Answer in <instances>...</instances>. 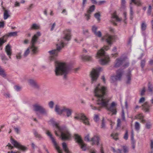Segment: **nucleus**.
<instances>
[{
	"label": "nucleus",
	"mask_w": 153,
	"mask_h": 153,
	"mask_svg": "<svg viewBox=\"0 0 153 153\" xmlns=\"http://www.w3.org/2000/svg\"><path fill=\"white\" fill-rule=\"evenodd\" d=\"M107 92V88L104 86H102L100 84L96 86L94 91V95L97 97V104L96 106L91 104V108L95 110L100 111L103 107L105 108L108 111L112 113V115L116 114L117 113L116 102H113L109 106H108L110 99L105 97L104 95Z\"/></svg>",
	"instance_id": "nucleus-1"
},
{
	"label": "nucleus",
	"mask_w": 153,
	"mask_h": 153,
	"mask_svg": "<svg viewBox=\"0 0 153 153\" xmlns=\"http://www.w3.org/2000/svg\"><path fill=\"white\" fill-rule=\"evenodd\" d=\"M114 36L110 35L108 34H106L102 38V40H105L109 45L104 46L99 50L97 53L96 57L98 58H101L100 60V62L102 65H106L110 61L108 56L105 54V51H107L109 49L114 41Z\"/></svg>",
	"instance_id": "nucleus-2"
},
{
	"label": "nucleus",
	"mask_w": 153,
	"mask_h": 153,
	"mask_svg": "<svg viewBox=\"0 0 153 153\" xmlns=\"http://www.w3.org/2000/svg\"><path fill=\"white\" fill-rule=\"evenodd\" d=\"M53 124L56 128V130L55 131V134L56 136H59L60 134L62 139L63 140H68L70 137V134L66 127H60L59 124L55 122H54Z\"/></svg>",
	"instance_id": "nucleus-3"
},
{
	"label": "nucleus",
	"mask_w": 153,
	"mask_h": 153,
	"mask_svg": "<svg viewBox=\"0 0 153 153\" xmlns=\"http://www.w3.org/2000/svg\"><path fill=\"white\" fill-rule=\"evenodd\" d=\"M56 68L55 70V75L59 76L64 75V78H66V75L68 74L69 69L65 63H61L55 61Z\"/></svg>",
	"instance_id": "nucleus-4"
},
{
	"label": "nucleus",
	"mask_w": 153,
	"mask_h": 153,
	"mask_svg": "<svg viewBox=\"0 0 153 153\" xmlns=\"http://www.w3.org/2000/svg\"><path fill=\"white\" fill-rule=\"evenodd\" d=\"M57 49L48 51L50 56V60L51 61L55 60L56 57L57 56L60 50L64 47L63 42L61 41L59 43L56 45Z\"/></svg>",
	"instance_id": "nucleus-5"
},
{
	"label": "nucleus",
	"mask_w": 153,
	"mask_h": 153,
	"mask_svg": "<svg viewBox=\"0 0 153 153\" xmlns=\"http://www.w3.org/2000/svg\"><path fill=\"white\" fill-rule=\"evenodd\" d=\"M41 34L39 32H37L32 37L31 41V46L30 48L33 54H35L38 52L39 50L37 47L35 46V45L36 43L38 38L40 36Z\"/></svg>",
	"instance_id": "nucleus-6"
},
{
	"label": "nucleus",
	"mask_w": 153,
	"mask_h": 153,
	"mask_svg": "<svg viewBox=\"0 0 153 153\" xmlns=\"http://www.w3.org/2000/svg\"><path fill=\"white\" fill-rule=\"evenodd\" d=\"M55 111L59 114L61 115L63 112L66 113L68 117L70 116L72 112L71 109L67 108L65 107H60L57 105H56L55 108Z\"/></svg>",
	"instance_id": "nucleus-7"
},
{
	"label": "nucleus",
	"mask_w": 153,
	"mask_h": 153,
	"mask_svg": "<svg viewBox=\"0 0 153 153\" xmlns=\"http://www.w3.org/2000/svg\"><path fill=\"white\" fill-rule=\"evenodd\" d=\"M127 59L126 56H121L120 58H117L116 60L114 67L117 68L121 65H123L125 68L128 67L129 65V62L126 61Z\"/></svg>",
	"instance_id": "nucleus-8"
},
{
	"label": "nucleus",
	"mask_w": 153,
	"mask_h": 153,
	"mask_svg": "<svg viewBox=\"0 0 153 153\" xmlns=\"http://www.w3.org/2000/svg\"><path fill=\"white\" fill-rule=\"evenodd\" d=\"M33 110L36 112V114L38 117H40L39 114H38L39 112L42 114L46 115L47 114V111L42 106L39 105L35 104L33 105Z\"/></svg>",
	"instance_id": "nucleus-9"
},
{
	"label": "nucleus",
	"mask_w": 153,
	"mask_h": 153,
	"mask_svg": "<svg viewBox=\"0 0 153 153\" xmlns=\"http://www.w3.org/2000/svg\"><path fill=\"white\" fill-rule=\"evenodd\" d=\"M85 140L90 142L91 144L93 146L95 145L98 146L99 144L100 138L98 135H94L90 139V136L89 134H88L85 137Z\"/></svg>",
	"instance_id": "nucleus-10"
},
{
	"label": "nucleus",
	"mask_w": 153,
	"mask_h": 153,
	"mask_svg": "<svg viewBox=\"0 0 153 153\" xmlns=\"http://www.w3.org/2000/svg\"><path fill=\"white\" fill-rule=\"evenodd\" d=\"M74 118L76 119L81 120L85 125H89V123L88 118L83 114H76V115L74 117Z\"/></svg>",
	"instance_id": "nucleus-11"
},
{
	"label": "nucleus",
	"mask_w": 153,
	"mask_h": 153,
	"mask_svg": "<svg viewBox=\"0 0 153 153\" xmlns=\"http://www.w3.org/2000/svg\"><path fill=\"white\" fill-rule=\"evenodd\" d=\"M74 136L75 140L80 145L81 148L83 151L86 150V145L84 143L80 136L78 134H75Z\"/></svg>",
	"instance_id": "nucleus-12"
},
{
	"label": "nucleus",
	"mask_w": 153,
	"mask_h": 153,
	"mask_svg": "<svg viewBox=\"0 0 153 153\" xmlns=\"http://www.w3.org/2000/svg\"><path fill=\"white\" fill-rule=\"evenodd\" d=\"M46 134L48 136L50 137L51 140L54 146L56 149L57 150L58 153H62V150L60 149L59 147L58 146L57 144L55 141V140L52 137V134L49 131H47Z\"/></svg>",
	"instance_id": "nucleus-13"
},
{
	"label": "nucleus",
	"mask_w": 153,
	"mask_h": 153,
	"mask_svg": "<svg viewBox=\"0 0 153 153\" xmlns=\"http://www.w3.org/2000/svg\"><path fill=\"white\" fill-rule=\"evenodd\" d=\"M124 73L123 70L119 69L116 72V75L111 77V79L112 80V82H114L118 80H120L122 76Z\"/></svg>",
	"instance_id": "nucleus-14"
},
{
	"label": "nucleus",
	"mask_w": 153,
	"mask_h": 153,
	"mask_svg": "<svg viewBox=\"0 0 153 153\" xmlns=\"http://www.w3.org/2000/svg\"><path fill=\"white\" fill-rule=\"evenodd\" d=\"M11 143L15 147L23 151H25L27 150V148L26 147L21 145L13 138H11Z\"/></svg>",
	"instance_id": "nucleus-15"
},
{
	"label": "nucleus",
	"mask_w": 153,
	"mask_h": 153,
	"mask_svg": "<svg viewBox=\"0 0 153 153\" xmlns=\"http://www.w3.org/2000/svg\"><path fill=\"white\" fill-rule=\"evenodd\" d=\"M92 83L95 81L99 76V71L97 69H93L90 73Z\"/></svg>",
	"instance_id": "nucleus-16"
},
{
	"label": "nucleus",
	"mask_w": 153,
	"mask_h": 153,
	"mask_svg": "<svg viewBox=\"0 0 153 153\" xmlns=\"http://www.w3.org/2000/svg\"><path fill=\"white\" fill-rule=\"evenodd\" d=\"M113 19H115L117 22H120L121 20V19L119 17L117 14L116 11H115L112 15L111 22L114 25H117V23L114 21Z\"/></svg>",
	"instance_id": "nucleus-17"
},
{
	"label": "nucleus",
	"mask_w": 153,
	"mask_h": 153,
	"mask_svg": "<svg viewBox=\"0 0 153 153\" xmlns=\"http://www.w3.org/2000/svg\"><path fill=\"white\" fill-rule=\"evenodd\" d=\"M95 8V6L94 5H92L90 7L89 9L87 10V13L85 14V16L87 20L90 19L91 13L94 11Z\"/></svg>",
	"instance_id": "nucleus-18"
},
{
	"label": "nucleus",
	"mask_w": 153,
	"mask_h": 153,
	"mask_svg": "<svg viewBox=\"0 0 153 153\" xmlns=\"http://www.w3.org/2000/svg\"><path fill=\"white\" fill-rule=\"evenodd\" d=\"M64 34L65 36L64 39L67 41H69L71 39V31L70 30H68L64 31Z\"/></svg>",
	"instance_id": "nucleus-19"
},
{
	"label": "nucleus",
	"mask_w": 153,
	"mask_h": 153,
	"mask_svg": "<svg viewBox=\"0 0 153 153\" xmlns=\"http://www.w3.org/2000/svg\"><path fill=\"white\" fill-rule=\"evenodd\" d=\"M5 51L9 58H11V56L12 55V51L10 46L8 44L7 45L5 48Z\"/></svg>",
	"instance_id": "nucleus-20"
},
{
	"label": "nucleus",
	"mask_w": 153,
	"mask_h": 153,
	"mask_svg": "<svg viewBox=\"0 0 153 153\" xmlns=\"http://www.w3.org/2000/svg\"><path fill=\"white\" fill-rule=\"evenodd\" d=\"M97 27L95 26H93L92 28V30L94 34L97 36L99 37L101 36L102 34L101 32L100 31L97 32Z\"/></svg>",
	"instance_id": "nucleus-21"
},
{
	"label": "nucleus",
	"mask_w": 153,
	"mask_h": 153,
	"mask_svg": "<svg viewBox=\"0 0 153 153\" xmlns=\"http://www.w3.org/2000/svg\"><path fill=\"white\" fill-rule=\"evenodd\" d=\"M28 82L33 87L36 88H38L39 87V85L37 83L33 80L29 79L28 80Z\"/></svg>",
	"instance_id": "nucleus-22"
},
{
	"label": "nucleus",
	"mask_w": 153,
	"mask_h": 153,
	"mask_svg": "<svg viewBox=\"0 0 153 153\" xmlns=\"http://www.w3.org/2000/svg\"><path fill=\"white\" fill-rule=\"evenodd\" d=\"M143 109L144 111L146 112H148L152 105H149L147 102H146L143 105Z\"/></svg>",
	"instance_id": "nucleus-23"
},
{
	"label": "nucleus",
	"mask_w": 153,
	"mask_h": 153,
	"mask_svg": "<svg viewBox=\"0 0 153 153\" xmlns=\"http://www.w3.org/2000/svg\"><path fill=\"white\" fill-rule=\"evenodd\" d=\"M136 119H138L141 120V122L144 123L145 122V120L143 119L144 116L142 113L138 114L135 117Z\"/></svg>",
	"instance_id": "nucleus-24"
},
{
	"label": "nucleus",
	"mask_w": 153,
	"mask_h": 153,
	"mask_svg": "<svg viewBox=\"0 0 153 153\" xmlns=\"http://www.w3.org/2000/svg\"><path fill=\"white\" fill-rule=\"evenodd\" d=\"M82 59L84 61H90L92 59L91 56L85 55H83L82 56Z\"/></svg>",
	"instance_id": "nucleus-25"
},
{
	"label": "nucleus",
	"mask_w": 153,
	"mask_h": 153,
	"mask_svg": "<svg viewBox=\"0 0 153 153\" xmlns=\"http://www.w3.org/2000/svg\"><path fill=\"white\" fill-rule=\"evenodd\" d=\"M62 146L63 149L66 153H71L69 151L66 143L64 142L62 143Z\"/></svg>",
	"instance_id": "nucleus-26"
},
{
	"label": "nucleus",
	"mask_w": 153,
	"mask_h": 153,
	"mask_svg": "<svg viewBox=\"0 0 153 153\" xmlns=\"http://www.w3.org/2000/svg\"><path fill=\"white\" fill-rule=\"evenodd\" d=\"M148 91L151 94H153V86L150 82H149L148 85Z\"/></svg>",
	"instance_id": "nucleus-27"
},
{
	"label": "nucleus",
	"mask_w": 153,
	"mask_h": 153,
	"mask_svg": "<svg viewBox=\"0 0 153 153\" xmlns=\"http://www.w3.org/2000/svg\"><path fill=\"white\" fill-rule=\"evenodd\" d=\"M9 12V11L8 10L5 9H4V20L7 19L10 16Z\"/></svg>",
	"instance_id": "nucleus-28"
},
{
	"label": "nucleus",
	"mask_w": 153,
	"mask_h": 153,
	"mask_svg": "<svg viewBox=\"0 0 153 153\" xmlns=\"http://www.w3.org/2000/svg\"><path fill=\"white\" fill-rule=\"evenodd\" d=\"M40 28V26L39 25L36 24H33L31 26L30 29V30H37Z\"/></svg>",
	"instance_id": "nucleus-29"
},
{
	"label": "nucleus",
	"mask_w": 153,
	"mask_h": 153,
	"mask_svg": "<svg viewBox=\"0 0 153 153\" xmlns=\"http://www.w3.org/2000/svg\"><path fill=\"white\" fill-rule=\"evenodd\" d=\"M0 75L2 77H4L6 76V74L4 70L0 66Z\"/></svg>",
	"instance_id": "nucleus-30"
},
{
	"label": "nucleus",
	"mask_w": 153,
	"mask_h": 153,
	"mask_svg": "<svg viewBox=\"0 0 153 153\" xmlns=\"http://www.w3.org/2000/svg\"><path fill=\"white\" fill-rule=\"evenodd\" d=\"M131 2L130 3V4H131V3H134L137 6H140L141 5V3L140 0H131Z\"/></svg>",
	"instance_id": "nucleus-31"
},
{
	"label": "nucleus",
	"mask_w": 153,
	"mask_h": 153,
	"mask_svg": "<svg viewBox=\"0 0 153 153\" xmlns=\"http://www.w3.org/2000/svg\"><path fill=\"white\" fill-rule=\"evenodd\" d=\"M0 57L4 63L5 64L6 63V61L8 60V59L7 58L6 56L4 54H1Z\"/></svg>",
	"instance_id": "nucleus-32"
},
{
	"label": "nucleus",
	"mask_w": 153,
	"mask_h": 153,
	"mask_svg": "<svg viewBox=\"0 0 153 153\" xmlns=\"http://www.w3.org/2000/svg\"><path fill=\"white\" fill-rule=\"evenodd\" d=\"M5 36H4L0 38V47L3 45V44L7 40L4 39Z\"/></svg>",
	"instance_id": "nucleus-33"
},
{
	"label": "nucleus",
	"mask_w": 153,
	"mask_h": 153,
	"mask_svg": "<svg viewBox=\"0 0 153 153\" xmlns=\"http://www.w3.org/2000/svg\"><path fill=\"white\" fill-rule=\"evenodd\" d=\"M140 125L138 122H136L135 123V129L137 131H138L140 129Z\"/></svg>",
	"instance_id": "nucleus-34"
},
{
	"label": "nucleus",
	"mask_w": 153,
	"mask_h": 153,
	"mask_svg": "<svg viewBox=\"0 0 153 153\" xmlns=\"http://www.w3.org/2000/svg\"><path fill=\"white\" fill-rule=\"evenodd\" d=\"M111 150L114 153H122V151L120 149L116 150L114 148L111 147Z\"/></svg>",
	"instance_id": "nucleus-35"
},
{
	"label": "nucleus",
	"mask_w": 153,
	"mask_h": 153,
	"mask_svg": "<svg viewBox=\"0 0 153 153\" xmlns=\"http://www.w3.org/2000/svg\"><path fill=\"white\" fill-rule=\"evenodd\" d=\"M95 17L97 19V21L100 22V15L99 12L97 13L94 14Z\"/></svg>",
	"instance_id": "nucleus-36"
},
{
	"label": "nucleus",
	"mask_w": 153,
	"mask_h": 153,
	"mask_svg": "<svg viewBox=\"0 0 153 153\" xmlns=\"http://www.w3.org/2000/svg\"><path fill=\"white\" fill-rule=\"evenodd\" d=\"M131 74L130 72H128L127 75V83H129L131 80Z\"/></svg>",
	"instance_id": "nucleus-37"
},
{
	"label": "nucleus",
	"mask_w": 153,
	"mask_h": 153,
	"mask_svg": "<svg viewBox=\"0 0 153 153\" xmlns=\"http://www.w3.org/2000/svg\"><path fill=\"white\" fill-rule=\"evenodd\" d=\"M146 28V24L144 22H143L142 23L141 25V29L142 31H145Z\"/></svg>",
	"instance_id": "nucleus-38"
},
{
	"label": "nucleus",
	"mask_w": 153,
	"mask_h": 153,
	"mask_svg": "<svg viewBox=\"0 0 153 153\" xmlns=\"http://www.w3.org/2000/svg\"><path fill=\"white\" fill-rule=\"evenodd\" d=\"M33 133L35 136L36 138H38L39 139H40L42 138L41 135L39 134L36 131H34Z\"/></svg>",
	"instance_id": "nucleus-39"
},
{
	"label": "nucleus",
	"mask_w": 153,
	"mask_h": 153,
	"mask_svg": "<svg viewBox=\"0 0 153 153\" xmlns=\"http://www.w3.org/2000/svg\"><path fill=\"white\" fill-rule=\"evenodd\" d=\"M134 12L132 8L131 7L130 10V19L132 20L133 18Z\"/></svg>",
	"instance_id": "nucleus-40"
},
{
	"label": "nucleus",
	"mask_w": 153,
	"mask_h": 153,
	"mask_svg": "<svg viewBox=\"0 0 153 153\" xmlns=\"http://www.w3.org/2000/svg\"><path fill=\"white\" fill-rule=\"evenodd\" d=\"M123 153H128V149L126 146H124L123 147Z\"/></svg>",
	"instance_id": "nucleus-41"
},
{
	"label": "nucleus",
	"mask_w": 153,
	"mask_h": 153,
	"mask_svg": "<svg viewBox=\"0 0 153 153\" xmlns=\"http://www.w3.org/2000/svg\"><path fill=\"white\" fill-rule=\"evenodd\" d=\"M111 135V137H113V138L115 140H116L118 139L117 136L118 134L117 133H116L115 134L112 133Z\"/></svg>",
	"instance_id": "nucleus-42"
},
{
	"label": "nucleus",
	"mask_w": 153,
	"mask_h": 153,
	"mask_svg": "<svg viewBox=\"0 0 153 153\" xmlns=\"http://www.w3.org/2000/svg\"><path fill=\"white\" fill-rule=\"evenodd\" d=\"M30 48H28L25 51L24 53V56L26 57L30 53Z\"/></svg>",
	"instance_id": "nucleus-43"
},
{
	"label": "nucleus",
	"mask_w": 153,
	"mask_h": 153,
	"mask_svg": "<svg viewBox=\"0 0 153 153\" xmlns=\"http://www.w3.org/2000/svg\"><path fill=\"white\" fill-rule=\"evenodd\" d=\"M54 104V102L52 101L48 103V105L49 107L51 108H53Z\"/></svg>",
	"instance_id": "nucleus-44"
},
{
	"label": "nucleus",
	"mask_w": 153,
	"mask_h": 153,
	"mask_svg": "<svg viewBox=\"0 0 153 153\" xmlns=\"http://www.w3.org/2000/svg\"><path fill=\"white\" fill-rule=\"evenodd\" d=\"M121 124V120L120 119H118L117 120V128L118 127H120Z\"/></svg>",
	"instance_id": "nucleus-45"
},
{
	"label": "nucleus",
	"mask_w": 153,
	"mask_h": 153,
	"mask_svg": "<svg viewBox=\"0 0 153 153\" xmlns=\"http://www.w3.org/2000/svg\"><path fill=\"white\" fill-rule=\"evenodd\" d=\"M8 35L9 36H14L17 35V32H14L9 33Z\"/></svg>",
	"instance_id": "nucleus-46"
},
{
	"label": "nucleus",
	"mask_w": 153,
	"mask_h": 153,
	"mask_svg": "<svg viewBox=\"0 0 153 153\" xmlns=\"http://www.w3.org/2000/svg\"><path fill=\"white\" fill-rule=\"evenodd\" d=\"M6 147H8V149L9 150H11L13 149L14 148L13 146L10 143H8L6 146Z\"/></svg>",
	"instance_id": "nucleus-47"
},
{
	"label": "nucleus",
	"mask_w": 153,
	"mask_h": 153,
	"mask_svg": "<svg viewBox=\"0 0 153 153\" xmlns=\"http://www.w3.org/2000/svg\"><path fill=\"white\" fill-rule=\"evenodd\" d=\"M124 138L126 140L128 139V131L127 130H126V133L124 136Z\"/></svg>",
	"instance_id": "nucleus-48"
},
{
	"label": "nucleus",
	"mask_w": 153,
	"mask_h": 153,
	"mask_svg": "<svg viewBox=\"0 0 153 153\" xmlns=\"http://www.w3.org/2000/svg\"><path fill=\"white\" fill-rule=\"evenodd\" d=\"M94 119L95 122H97L99 120L98 115L97 114H95Z\"/></svg>",
	"instance_id": "nucleus-49"
},
{
	"label": "nucleus",
	"mask_w": 153,
	"mask_h": 153,
	"mask_svg": "<svg viewBox=\"0 0 153 153\" xmlns=\"http://www.w3.org/2000/svg\"><path fill=\"white\" fill-rule=\"evenodd\" d=\"M121 117L122 120L125 121V113L123 110L122 111Z\"/></svg>",
	"instance_id": "nucleus-50"
},
{
	"label": "nucleus",
	"mask_w": 153,
	"mask_h": 153,
	"mask_svg": "<svg viewBox=\"0 0 153 153\" xmlns=\"http://www.w3.org/2000/svg\"><path fill=\"white\" fill-rule=\"evenodd\" d=\"M145 60H142L141 62V66L142 68H143L145 65Z\"/></svg>",
	"instance_id": "nucleus-51"
},
{
	"label": "nucleus",
	"mask_w": 153,
	"mask_h": 153,
	"mask_svg": "<svg viewBox=\"0 0 153 153\" xmlns=\"http://www.w3.org/2000/svg\"><path fill=\"white\" fill-rule=\"evenodd\" d=\"M152 7L150 5H149V7L148 9L147 12L148 14L150 15L151 12Z\"/></svg>",
	"instance_id": "nucleus-52"
},
{
	"label": "nucleus",
	"mask_w": 153,
	"mask_h": 153,
	"mask_svg": "<svg viewBox=\"0 0 153 153\" xmlns=\"http://www.w3.org/2000/svg\"><path fill=\"white\" fill-rule=\"evenodd\" d=\"M145 91L146 90L145 87L143 88L140 94L141 96H143L144 94Z\"/></svg>",
	"instance_id": "nucleus-53"
},
{
	"label": "nucleus",
	"mask_w": 153,
	"mask_h": 153,
	"mask_svg": "<svg viewBox=\"0 0 153 153\" xmlns=\"http://www.w3.org/2000/svg\"><path fill=\"white\" fill-rule=\"evenodd\" d=\"M14 88L16 90L18 91L21 89V88L18 86L16 85L14 86Z\"/></svg>",
	"instance_id": "nucleus-54"
},
{
	"label": "nucleus",
	"mask_w": 153,
	"mask_h": 153,
	"mask_svg": "<svg viewBox=\"0 0 153 153\" xmlns=\"http://www.w3.org/2000/svg\"><path fill=\"white\" fill-rule=\"evenodd\" d=\"M146 127L148 129H149L151 127L150 123H147L146 124Z\"/></svg>",
	"instance_id": "nucleus-55"
},
{
	"label": "nucleus",
	"mask_w": 153,
	"mask_h": 153,
	"mask_svg": "<svg viewBox=\"0 0 153 153\" xmlns=\"http://www.w3.org/2000/svg\"><path fill=\"white\" fill-rule=\"evenodd\" d=\"M101 128H105V123L104 121V120L103 119L102 120V124L101 125Z\"/></svg>",
	"instance_id": "nucleus-56"
},
{
	"label": "nucleus",
	"mask_w": 153,
	"mask_h": 153,
	"mask_svg": "<svg viewBox=\"0 0 153 153\" xmlns=\"http://www.w3.org/2000/svg\"><path fill=\"white\" fill-rule=\"evenodd\" d=\"M145 98L143 97H142L140 99L139 102L140 103H142L145 101Z\"/></svg>",
	"instance_id": "nucleus-57"
},
{
	"label": "nucleus",
	"mask_w": 153,
	"mask_h": 153,
	"mask_svg": "<svg viewBox=\"0 0 153 153\" xmlns=\"http://www.w3.org/2000/svg\"><path fill=\"white\" fill-rule=\"evenodd\" d=\"M4 22H0V28L4 27Z\"/></svg>",
	"instance_id": "nucleus-58"
},
{
	"label": "nucleus",
	"mask_w": 153,
	"mask_h": 153,
	"mask_svg": "<svg viewBox=\"0 0 153 153\" xmlns=\"http://www.w3.org/2000/svg\"><path fill=\"white\" fill-rule=\"evenodd\" d=\"M150 147L151 149L152 150L153 149V140H151V143H150ZM152 152V151L151 152Z\"/></svg>",
	"instance_id": "nucleus-59"
},
{
	"label": "nucleus",
	"mask_w": 153,
	"mask_h": 153,
	"mask_svg": "<svg viewBox=\"0 0 153 153\" xmlns=\"http://www.w3.org/2000/svg\"><path fill=\"white\" fill-rule=\"evenodd\" d=\"M123 15L125 17V19L124 20V22H126V19L127 18H126V16H127V13L126 12H124L123 13Z\"/></svg>",
	"instance_id": "nucleus-60"
},
{
	"label": "nucleus",
	"mask_w": 153,
	"mask_h": 153,
	"mask_svg": "<svg viewBox=\"0 0 153 153\" xmlns=\"http://www.w3.org/2000/svg\"><path fill=\"white\" fill-rule=\"evenodd\" d=\"M125 0H121V5L123 7L125 6Z\"/></svg>",
	"instance_id": "nucleus-61"
},
{
	"label": "nucleus",
	"mask_w": 153,
	"mask_h": 153,
	"mask_svg": "<svg viewBox=\"0 0 153 153\" xmlns=\"http://www.w3.org/2000/svg\"><path fill=\"white\" fill-rule=\"evenodd\" d=\"M14 130L15 132L17 133L18 134L19 132V130L18 128H14Z\"/></svg>",
	"instance_id": "nucleus-62"
},
{
	"label": "nucleus",
	"mask_w": 153,
	"mask_h": 153,
	"mask_svg": "<svg viewBox=\"0 0 153 153\" xmlns=\"http://www.w3.org/2000/svg\"><path fill=\"white\" fill-rule=\"evenodd\" d=\"M111 55L112 57H114L115 58L118 56V53H116L114 54H112Z\"/></svg>",
	"instance_id": "nucleus-63"
},
{
	"label": "nucleus",
	"mask_w": 153,
	"mask_h": 153,
	"mask_svg": "<svg viewBox=\"0 0 153 153\" xmlns=\"http://www.w3.org/2000/svg\"><path fill=\"white\" fill-rule=\"evenodd\" d=\"M7 153H20V152L18 151H16V152H14L13 151H11L10 152H8Z\"/></svg>",
	"instance_id": "nucleus-64"
}]
</instances>
